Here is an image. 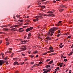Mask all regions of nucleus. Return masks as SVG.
<instances>
[{
    "label": "nucleus",
    "mask_w": 73,
    "mask_h": 73,
    "mask_svg": "<svg viewBox=\"0 0 73 73\" xmlns=\"http://www.w3.org/2000/svg\"><path fill=\"white\" fill-rule=\"evenodd\" d=\"M57 29V28L54 27L52 28L49 31L48 33V34L49 35H50V36H52L53 35V33H54V31H56Z\"/></svg>",
    "instance_id": "1"
},
{
    "label": "nucleus",
    "mask_w": 73,
    "mask_h": 73,
    "mask_svg": "<svg viewBox=\"0 0 73 73\" xmlns=\"http://www.w3.org/2000/svg\"><path fill=\"white\" fill-rule=\"evenodd\" d=\"M47 13H49L48 14H44V16H48V17H50V16H54V14H53V13L52 11H49L47 12Z\"/></svg>",
    "instance_id": "2"
},
{
    "label": "nucleus",
    "mask_w": 73,
    "mask_h": 73,
    "mask_svg": "<svg viewBox=\"0 0 73 73\" xmlns=\"http://www.w3.org/2000/svg\"><path fill=\"white\" fill-rule=\"evenodd\" d=\"M53 47L52 46H50V47H49V50H51L49 51L48 52L47 51L46 52L48 53H51V52H54V50H53Z\"/></svg>",
    "instance_id": "3"
},
{
    "label": "nucleus",
    "mask_w": 73,
    "mask_h": 73,
    "mask_svg": "<svg viewBox=\"0 0 73 73\" xmlns=\"http://www.w3.org/2000/svg\"><path fill=\"white\" fill-rule=\"evenodd\" d=\"M39 16H36L35 17V18L36 19H41V17H42V16H43V14L41 13H39Z\"/></svg>",
    "instance_id": "4"
},
{
    "label": "nucleus",
    "mask_w": 73,
    "mask_h": 73,
    "mask_svg": "<svg viewBox=\"0 0 73 73\" xmlns=\"http://www.w3.org/2000/svg\"><path fill=\"white\" fill-rule=\"evenodd\" d=\"M33 29V27H31L27 29L26 31V32H29V31H31V30H32Z\"/></svg>",
    "instance_id": "5"
},
{
    "label": "nucleus",
    "mask_w": 73,
    "mask_h": 73,
    "mask_svg": "<svg viewBox=\"0 0 73 73\" xmlns=\"http://www.w3.org/2000/svg\"><path fill=\"white\" fill-rule=\"evenodd\" d=\"M5 61L3 60H0V66L2 65L3 64H4Z\"/></svg>",
    "instance_id": "6"
},
{
    "label": "nucleus",
    "mask_w": 73,
    "mask_h": 73,
    "mask_svg": "<svg viewBox=\"0 0 73 73\" xmlns=\"http://www.w3.org/2000/svg\"><path fill=\"white\" fill-rule=\"evenodd\" d=\"M22 47H23L24 48H20L21 49H22L23 50H25L26 49V46L25 45L22 46Z\"/></svg>",
    "instance_id": "7"
},
{
    "label": "nucleus",
    "mask_w": 73,
    "mask_h": 73,
    "mask_svg": "<svg viewBox=\"0 0 73 73\" xmlns=\"http://www.w3.org/2000/svg\"><path fill=\"white\" fill-rule=\"evenodd\" d=\"M5 40H6V43L7 45H8L9 44V42H8V39L7 38H6Z\"/></svg>",
    "instance_id": "8"
},
{
    "label": "nucleus",
    "mask_w": 73,
    "mask_h": 73,
    "mask_svg": "<svg viewBox=\"0 0 73 73\" xmlns=\"http://www.w3.org/2000/svg\"><path fill=\"white\" fill-rule=\"evenodd\" d=\"M64 63L62 62L61 63H59V64H58V66H60V67H62V64H63Z\"/></svg>",
    "instance_id": "9"
},
{
    "label": "nucleus",
    "mask_w": 73,
    "mask_h": 73,
    "mask_svg": "<svg viewBox=\"0 0 73 73\" xmlns=\"http://www.w3.org/2000/svg\"><path fill=\"white\" fill-rule=\"evenodd\" d=\"M13 27H15V28H18L19 27V26L16 25H13Z\"/></svg>",
    "instance_id": "10"
},
{
    "label": "nucleus",
    "mask_w": 73,
    "mask_h": 73,
    "mask_svg": "<svg viewBox=\"0 0 73 73\" xmlns=\"http://www.w3.org/2000/svg\"><path fill=\"white\" fill-rule=\"evenodd\" d=\"M19 65V63H18V62H15L14 63V65Z\"/></svg>",
    "instance_id": "11"
},
{
    "label": "nucleus",
    "mask_w": 73,
    "mask_h": 73,
    "mask_svg": "<svg viewBox=\"0 0 73 73\" xmlns=\"http://www.w3.org/2000/svg\"><path fill=\"white\" fill-rule=\"evenodd\" d=\"M60 7L61 8H63V7H64L66 8V7H65L63 5H61L60 6Z\"/></svg>",
    "instance_id": "12"
},
{
    "label": "nucleus",
    "mask_w": 73,
    "mask_h": 73,
    "mask_svg": "<svg viewBox=\"0 0 73 73\" xmlns=\"http://www.w3.org/2000/svg\"><path fill=\"white\" fill-rule=\"evenodd\" d=\"M33 21H34V22H36V21H38V20H39L38 19H33Z\"/></svg>",
    "instance_id": "13"
},
{
    "label": "nucleus",
    "mask_w": 73,
    "mask_h": 73,
    "mask_svg": "<svg viewBox=\"0 0 73 73\" xmlns=\"http://www.w3.org/2000/svg\"><path fill=\"white\" fill-rule=\"evenodd\" d=\"M50 65H46L45 66V68H49V67H50Z\"/></svg>",
    "instance_id": "14"
},
{
    "label": "nucleus",
    "mask_w": 73,
    "mask_h": 73,
    "mask_svg": "<svg viewBox=\"0 0 73 73\" xmlns=\"http://www.w3.org/2000/svg\"><path fill=\"white\" fill-rule=\"evenodd\" d=\"M46 38H47V39H48L49 40H50L51 39V38L49 36H47L46 37Z\"/></svg>",
    "instance_id": "15"
},
{
    "label": "nucleus",
    "mask_w": 73,
    "mask_h": 73,
    "mask_svg": "<svg viewBox=\"0 0 73 73\" xmlns=\"http://www.w3.org/2000/svg\"><path fill=\"white\" fill-rule=\"evenodd\" d=\"M53 62V61L52 60L48 63V64H52V63Z\"/></svg>",
    "instance_id": "16"
},
{
    "label": "nucleus",
    "mask_w": 73,
    "mask_h": 73,
    "mask_svg": "<svg viewBox=\"0 0 73 73\" xmlns=\"http://www.w3.org/2000/svg\"><path fill=\"white\" fill-rule=\"evenodd\" d=\"M0 54L1 56L2 57V58H3V57H4V54H3V53H1Z\"/></svg>",
    "instance_id": "17"
},
{
    "label": "nucleus",
    "mask_w": 73,
    "mask_h": 73,
    "mask_svg": "<svg viewBox=\"0 0 73 73\" xmlns=\"http://www.w3.org/2000/svg\"><path fill=\"white\" fill-rule=\"evenodd\" d=\"M73 52H71L69 54H68V55L69 56H70V55H72V54H73Z\"/></svg>",
    "instance_id": "18"
},
{
    "label": "nucleus",
    "mask_w": 73,
    "mask_h": 73,
    "mask_svg": "<svg viewBox=\"0 0 73 73\" xmlns=\"http://www.w3.org/2000/svg\"><path fill=\"white\" fill-rule=\"evenodd\" d=\"M64 11V9H61L59 10V11L60 12H62Z\"/></svg>",
    "instance_id": "19"
},
{
    "label": "nucleus",
    "mask_w": 73,
    "mask_h": 73,
    "mask_svg": "<svg viewBox=\"0 0 73 73\" xmlns=\"http://www.w3.org/2000/svg\"><path fill=\"white\" fill-rule=\"evenodd\" d=\"M34 53V54H35V53H38V51H34L33 52Z\"/></svg>",
    "instance_id": "20"
},
{
    "label": "nucleus",
    "mask_w": 73,
    "mask_h": 73,
    "mask_svg": "<svg viewBox=\"0 0 73 73\" xmlns=\"http://www.w3.org/2000/svg\"><path fill=\"white\" fill-rule=\"evenodd\" d=\"M23 42H28V41H29V40H23Z\"/></svg>",
    "instance_id": "21"
},
{
    "label": "nucleus",
    "mask_w": 73,
    "mask_h": 73,
    "mask_svg": "<svg viewBox=\"0 0 73 73\" xmlns=\"http://www.w3.org/2000/svg\"><path fill=\"white\" fill-rule=\"evenodd\" d=\"M37 65V64H35L33 66L31 67V68H34V67H35V65Z\"/></svg>",
    "instance_id": "22"
},
{
    "label": "nucleus",
    "mask_w": 73,
    "mask_h": 73,
    "mask_svg": "<svg viewBox=\"0 0 73 73\" xmlns=\"http://www.w3.org/2000/svg\"><path fill=\"white\" fill-rule=\"evenodd\" d=\"M20 16V15H16V17H19Z\"/></svg>",
    "instance_id": "23"
},
{
    "label": "nucleus",
    "mask_w": 73,
    "mask_h": 73,
    "mask_svg": "<svg viewBox=\"0 0 73 73\" xmlns=\"http://www.w3.org/2000/svg\"><path fill=\"white\" fill-rule=\"evenodd\" d=\"M31 36V34L30 33H29L28 34V36L30 37V36Z\"/></svg>",
    "instance_id": "24"
},
{
    "label": "nucleus",
    "mask_w": 73,
    "mask_h": 73,
    "mask_svg": "<svg viewBox=\"0 0 73 73\" xmlns=\"http://www.w3.org/2000/svg\"><path fill=\"white\" fill-rule=\"evenodd\" d=\"M61 36V34H58V35H57L56 36L57 37H59V36Z\"/></svg>",
    "instance_id": "25"
},
{
    "label": "nucleus",
    "mask_w": 73,
    "mask_h": 73,
    "mask_svg": "<svg viewBox=\"0 0 73 73\" xmlns=\"http://www.w3.org/2000/svg\"><path fill=\"white\" fill-rule=\"evenodd\" d=\"M33 57H34V55H30V57H31V58H33Z\"/></svg>",
    "instance_id": "26"
},
{
    "label": "nucleus",
    "mask_w": 73,
    "mask_h": 73,
    "mask_svg": "<svg viewBox=\"0 0 73 73\" xmlns=\"http://www.w3.org/2000/svg\"><path fill=\"white\" fill-rule=\"evenodd\" d=\"M64 53H63L61 55V57H63V55H64Z\"/></svg>",
    "instance_id": "27"
},
{
    "label": "nucleus",
    "mask_w": 73,
    "mask_h": 73,
    "mask_svg": "<svg viewBox=\"0 0 73 73\" xmlns=\"http://www.w3.org/2000/svg\"><path fill=\"white\" fill-rule=\"evenodd\" d=\"M18 21H20L21 22H22V21H24L23 20H19Z\"/></svg>",
    "instance_id": "28"
},
{
    "label": "nucleus",
    "mask_w": 73,
    "mask_h": 73,
    "mask_svg": "<svg viewBox=\"0 0 73 73\" xmlns=\"http://www.w3.org/2000/svg\"><path fill=\"white\" fill-rule=\"evenodd\" d=\"M4 30L5 31H8V29H4Z\"/></svg>",
    "instance_id": "29"
},
{
    "label": "nucleus",
    "mask_w": 73,
    "mask_h": 73,
    "mask_svg": "<svg viewBox=\"0 0 73 73\" xmlns=\"http://www.w3.org/2000/svg\"><path fill=\"white\" fill-rule=\"evenodd\" d=\"M26 21H27V22H29V23L30 22V21L28 19L26 20Z\"/></svg>",
    "instance_id": "30"
},
{
    "label": "nucleus",
    "mask_w": 73,
    "mask_h": 73,
    "mask_svg": "<svg viewBox=\"0 0 73 73\" xmlns=\"http://www.w3.org/2000/svg\"><path fill=\"white\" fill-rule=\"evenodd\" d=\"M64 46V45H62V46H60V48H62V47H63Z\"/></svg>",
    "instance_id": "31"
},
{
    "label": "nucleus",
    "mask_w": 73,
    "mask_h": 73,
    "mask_svg": "<svg viewBox=\"0 0 73 73\" xmlns=\"http://www.w3.org/2000/svg\"><path fill=\"white\" fill-rule=\"evenodd\" d=\"M21 54L22 56H25V54L23 53H21Z\"/></svg>",
    "instance_id": "32"
},
{
    "label": "nucleus",
    "mask_w": 73,
    "mask_h": 73,
    "mask_svg": "<svg viewBox=\"0 0 73 73\" xmlns=\"http://www.w3.org/2000/svg\"><path fill=\"white\" fill-rule=\"evenodd\" d=\"M7 59H8V57L6 56L5 58V60H7Z\"/></svg>",
    "instance_id": "33"
},
{
    "label": "nucleus",
    "mask_w": 73,
    "mask_h": 73,
    "mask_svg": "<svg viewBox=\"0 0 73 73\" xmlns=\"http://www.w3.org/2000/svg\"><path fill=\"white\" fill-rule=\"evenodd\" d=\"M70 37H71V36L69 35L68 36V38H70Z\"/></svg>",
    "instance_id": "34"
},
{
    "label": "nucleus",
    "mask_w": 73,
    "mask_h": 73,
    "mask_svg": "<svg viewBox=\"0 0 73 73\" xmlns=\"http://www.w3.org/2000/svg\"><path fill=\"white\" fill-rule=\"evenodd\" d=\"M49 61H50V59H47L46 60V62H48Z\"/></svg>",
    "instance_id": "35"
},
{
    "label": "nucleus",
    "mask_w": 73,
    "mask_h": 73,
    "mask_svg": "<svg viewBox=\"0 0 73 73\" xmlns=\"http://www.w3.org/2000/svg\"><path fill=\"white\" fill-rule=\"evenodd\" d=\"M64 61H65V62H66L67 61V59H64Z\"/></svg>",
    "instance_id": "36"
},
{
    "label": "nucleus",
    "mask_w": 73,
    "mask_h": 73,
    "mask_svg": "<svg viewBox=\"0 0 73 73\" xmlns=\"http://www.w3.org/2000/svg\"><path fill=\"white\" fill-rule=\"evenodd\" d=\"M26 27H27V26H23V27L24 28H26Z\"/></svg>",
    "instance_id": "37"
},
{
    "label": "nucleus",
    "mask_w": 73,
    "mask_h": 73,
    "mask_svg": "<svg viewBox=\"0 0 73 73\" xmlns=\"http://www.w3.org/2000/svg\"><path fill=\"white\" fill-rule=\"evenodd\" d=\"M14 54V53H13L11 54V57H13V55Z\"/></svg>",
    "instance_id": "38"
},
{
    "label": "nucleus",
    "mask_w": 73,
    "mask_h": 73,
    "mask_svg": "<svg viewBox=\"0 0 73 73\" xmlns=\"http://www.w3.org/2000/svg\"><path fill=\"white\" fill-rule=\"evenodd\" d=\"M31 51L30 50H29L28 51V53H29V54H30L31 53Z\"/></svg>",
    "instance_id": "39"
},
{
    "label": "nucleus",
    "mask_w": 73,
    "mask_h": 73,
    "mask_svg": "<svg viewBox=\"0 0 73 73\" xmlns=\"http://www.w3.org/2000/svg\"><path fill=\"white\" fill-rule=\"evenodd\" d=\"M62 57H63V58H66V56H63Z\"/></svg>",
    "instance_id": "40"
},
{
    "label": "nucleus",
    "mask_w": 73,
    "mask_h": 73,
    "mask_svg": "<svg viewBox=\"0 0 73 73\" xmlns=\"http://www.w3.org/2000/svg\"><path fill=\"white\" fill-rule=\"evenodd\" d=\"M61 32V31L60 30H58V33H60Z\"/></svg>",
    "instance_id": "41"
},
{
    "label": "nucleus",
    "mask_w": 73,
    "mask_h": 73,
    "mask_svg": "<svg viewBox=\"0 0 73 73\" xmlns=\"http://www.w3.org/2000/svg\"><path fill=\"white\" fill-rule=\"evenodd\" d=\"M5 26L3 25V26H1V27L2 28H4V27H5Z\"/></svg>",
    "instance_id": "42"
},
{
    "label": "nucleus",
    "mask_w": 73,
    "mask_h": 73,
    "mask_svg": "<svg viewBox=\"0 0 73 73\" xmlns=\"http://www.w3.org/2000/svg\"><path fill=\"white\" fill-rule=\"evenodd\" d=\"M11 26V27H10V28H11L12 29H13V26Z\"/></svg>",
    "instance_id": "43"
},
{
    "label": "nucleus",
    "mask_w": 73,
    "mask_h": 73,
    "mask_svg": "<svg viewBox=\"0 0 73 73\" xmlns=\"http://www.w3.org/2000/svg\"><path fill=\"white\" fill-rule=\"evenodd\" d=\"M56 69H58V70H59V69H60V68H59V67H56Z\"/></svg>",
    "instance_id": "44"
},
{
    "label": "nucleus",
    "mask_w": 73,
    "mask_h": 73,
    "mask_svg": "<svg viewBox=\"0 0 73 73\" xmlns=\"http://www.w3.org/2000/svg\"><path fill=\"white\" fill-rule=\"evenodd\" d=\"M19 30H21V29H23V28H19Z\"/></svg>",
    "instance_id": "45"
},
{
    "label": "nucleus",
    "mask_w": 73,
    "mask_h": 73,
    "mask_svg": "<svg viewBox=\"0 0 73 73\" xmlns=\"http://www.w3.org/2000/svg\"><path fill=\"white\" fill-rule=\"evenodd\" d=\"M2 40H1L0 41V45L1 44V42H2Z\"/></svg>",
    "instance_id": "46"
},
{
    "label": "nucleus",
    "mask_w": 73,
    "mask_h": 73,
    "mask_svg": "<svg viewBox=\"0 0 73 73\" xmlns=\"http://www.w3.org/2000/svg\"><path fill=\"white\" fill-rule=\"evenodd\" d=\"M30 39V36H28L27 39Z\"/></svg>",
    "instance_id": "47"
},
{
    "label": "nucleus",
    "mask_w": 73,
    "mask_h": 73,
    "mask_svg": "<svg viewBox=\"0 0 73 73\" xmlns=\"http://www.w3.org/2000/svg\"><path fill=\"white\" fill-rule=\"evenodd\" d=\"M57 72V69H55V72L56 73V72Z\"/></svg>",
    "instance_id": "48"
},
{
    "label": "nucleus",
    "mask_w": 73,
    "mask_h": 73,
    "mask_svg": "<svg viewBox=\"0 0 73 73\" xmlns=\"http://www.w3.org/2000/svg\"><path fill=\"white\" fill-rule=\"evenodd\" d=\"M53 3H56V1H53Z\"/></svg>",
    "instance_id": "49"
},
{
    "label": "nucleus",
    "mask_w": 73,
    "mask_h": 73,
    "mask_svg": "<svg viewBox=\"0 0 73 73\" xmlns=\"http://www.w3.org/2000/svg\"><path fill=\"white\" fill-rule=\"evenodd\" d=\"M24 38H27V36H25L24 37Z\"/></svg>",
    "instance_id": "50"
},
{
    "label": "nucleus",
    "mask_w": 73,
    "mask_h": 73,
    "mask_svg": "<svg viewBox=\"0 0 73 73\" xmlns=\"http://www.w3.org/2000/svg\"><path fill=\"white\" fill-rule=\"evenodd\" d=\"M46 54H47V53H44L43 54L44 55H46Z\"/></svg>",
    "instance_id": "51"
},
{
    "label": "nucleus",
    "mask_w": 73,
    "mask_h": 73,
    "mask_svg": "<svg viewBox=\"0 0 73 73\" xmlns=\"http://www.w3.org/2000/svg\"><path fill=\"white\" fill-rule=\"evenodd\" d=\"M43 73H47V72L46 71H44Z\"/></svg>",
    "instance_id": "52"
},
{
    "label": "nucleus",
    "mask_w": 73,
    "mask_h": 73,
    "mask_svg": "<svg viewBox=\"0 0 73 73\" xmlns=\"http://www.w3.org/2000/svg\"><path fill=\"white\" fill-rule=\"evenodd\" d=\"M29 24V23H26L25 24V25H28V24Z\"/></svg>",
    "instance_id": "53"
},
{
    "label": "nucleus",
    "mask_w": 73,
    "mask_h": 73,
    "mask_svg": "<svg viewBox=\"0 0 73 73\" xmlns=\"http://www.w3.org/2000/svg\"><path fill=\"white\" fill-rule=\"evenodd\" d=\"M68 73H71V70H69V71Z\"/></svg>",
    "instance_id": "54"
},
{
    "label": "nucleus",
    "mask_w": 73,
    "mask_h": 73,
    "mask_svg": "<svg viewBox=\"0 0 73 73\" xmlns=\"http://www.w3.org/2000/svg\"><path fill=\"white\" fill-rule=\"evenodd\" d=\"M62 45V43H61L60 44L59 46H60L61 45Z\"/></svg>",
    "instance_id": "55"
},
{
    "label": "nucleus",
    "mask_w": 73,
    "mask_h": 73,
    "mask_svg": "<svg viewBox=\"0 0 73 73\" xmlns=\"http://www.w3.org/2000/svg\"><path fill=\"white\" fill-rule=\"evenodd\" d=\"M68 42H70V40H68Z\"/></svg>",
    "instance_id": "56"
},
{
    "label": "nucleus",
    "mask_w": 73,
    "mask_h": 73,
    "mask_svg": "<svg viewBox=\"0 0 73 73\" xmlns=\"http://www.w3.org/2000/svg\"><path fill=\"white\" fill-rule=\"evenodd\" d=\"M22 51V50H19L18 52H21Z\"/></svg>",
    "instance_id": "57"
},
{
    "label": "nucleus",
    "mask_w": 73,
    "mask_h": 73,
    "mask_svg": "<svg viewBox=\"0 0 73 73\" xmlns=\"http://www.w3.org/2000/svg\"><path fill=\"white\" fill-rule=\"evenodd\" d=\"M71 48H73V44H72V45L71 46Z\"/></svg>",
    "instance_id": "58"
},
{
    "label": "nucleus",
    "mask_w": 73,
    "mask_h": 73,
    "mask_svg": "<svg viewBox=\"0 0 73 73\" xmlns=\"http://www.w3.org/2000/svg\"><path fill=\"white\" fill-rule=\"evenodd\" d=\"M46 42L48 43V40H45Z\"/></svg>",
    "instance_id": "59"
},
{
    "label": "nucleus",
    "mask_w": 73,
    "mask_h": 73,
    "mask_svg": "<svg viewBox=\"0 0 73 73\" xmlns=\"http://www.w3.org/2000/svg\"><path fill=\"white\" fill-rule=\"evenodd\" d=\"M24 64V62H23V63H21V65H23V64Z\"/></svg>",
    "instance_id": "60"
},
{
    "label": "nucleus",
    "mask_w": 73,
    "mask_h": 73,
    "mask_svg": "<svg viewBox=\"0 0 73 73\" xmlns=\"http://www.w3.org/2000/svg\"><path fill=\"white\" fill-rule=\"evenodd\" d=\"M9 50H12V48H10L9 49Z\"/></svg>",
    "instance_id": "61"
},
{
    "label": "nucleus",
    "mask_w": 73,
    "mask_h": 73,
    "mask_svg": "<svg viewBox=\"0 0 73 73\" xmlns=\"http://www.w3.org/2000/svg\"><path fill=\"white\" fill-rule=\"evenodd\" d=\"M36 57H37V58L38 57V55L37 54L36 55Z\"/></svg>",
    "instance_id": "62"
},
{
    "label": "nucleus",
    "mask_w": 73,
    "mask_h": 73,
    "mask_svg": "<svg viewBox=\"0 0 73 73\" xmlns=\"http://www.w3.org/2000/svg\"><path fill=\"white\" fill-rule=\"evenodd\" d=\"M42 64V62H39V64Z\"/></svg>",
    "instance_id": "63"
},
{
    "label": "nucleus",
    "mask_w": 73,
    "mask_h": 73,
    "mask_svg": "<svg viewBox=\"0 0 73 73\" xmlns=\"http://www.w3.org/2000/svg\"><path fill=\"white\" fill-rule=\"evenodd\" d=\"M41 7H43L44 8H45V6H42Z\"/></svg>",
    "instance_id": "64"
}]
</instances>
